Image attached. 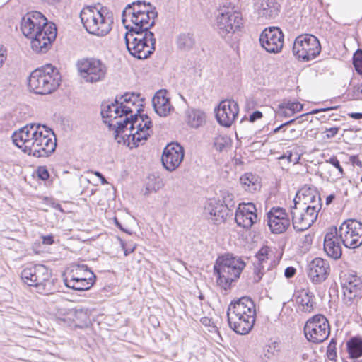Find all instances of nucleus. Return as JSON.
Here are the masks:
<instances>
[{
  "mask_svg": "<svg viewBox=\"0 0 362 362\" xmlns=\"http://www.w3.org/2000/svg\"><path fill=\"white\" fill-rule=\"evenodd\" d=\"M13 143L25 153L35 158L48 157L57 147L56 136L46 125L30 123L15 131Z\"/></svg>",
  "mask_w": 362,
  "mask_h": 362,
  "instance_id": "1",
  "label": "nucleus"
},
{
  "mask_svg": "<svg viewBox=\"0 0 362 362\" xmlns=\"http://www.w3.org/2000/svg\"><path fill=\"white\" fill-rule=\"evenodd\" d=\"M21 29L23 34L31 40L30 44L36 53H46L56 39L57 30L55 24L48 22L40 12L33 11L21 19Z\"/></svg>",
  "mask_w": 362,
  "mask_h": 362,
  "instance_id": "2",
  "label": "nucleus"
},
{
  "mask_svg": "<svg viewBox=\"0 0 362 362\" xmlns=\"http://www.w3.org/2000/svg\"><path fill=\"white\" fill-rule=\"evenodd\" d=\"M21 278L28 286L35 287L40 294L49 295L57 290V279L53 278L52 270L44 264L26 267L21 273Z\"/></svg>",
  "mask_w": 362,
  "mask_h": 362,
  "instance_id": "3",
  "label": "nucleus"
},
{
  "mask_svg": "<svg viewBox=\"0 0 362 362\" xmlns=\"http://www.w3.org/2000/svg\"><path fill=\"white\" fill-rule=\"evenodd\" d=\"M61 79L58 69L48 64L31 72L28 78V88L35 94H50L58 88Z\"/></svg>",
  "mask_w": 362,
  "mask_h": 362,
  "instance_id": "4",
  "label": "nucleus"
},
{
  "mask_svg": "<svg viewBox=\"0 0 362 362\" xmlns=\"http://www.w3.org/2000/svg\"><path fill=\"white\" fill-rule=\"evenodd\" d=\"M81 23L90 34L105 36L112 30V14L106 8L98 10L95 7L87 6L80 13Z\"/></svg>",
  "mask_w": 362,
  "mask_h": 362,
  "instance_id": "5",
  "label": "nucleus"
},
{
  "mask_svg": "<svg viewBox=\"0 0 362 362\" xmlns=\"http://www.w3.org/2000/svg\"><path fill=\"white\" fill-rule=\"evenodd\" d=\"M245 267L240 257L226 254L218 257L214 266V274L217 276V284L224 290L230 288L232 282L235 281Z\"/></svg>",
  "mask_w": 362,
  "mask_h": 362,
  "instance_id": "6",
  "label": "nucleus"
},
{
  "mask_svg": "<svg viewBox=\"0 0 362 362\" xmlns=\"http://www.w3.org/2000/svg\"><path fill=\"white\" fill-rule=\"evenodd\" d=\"M129 5H127L122 13V22L127 30V33H138V32L150 31L149 29L154 26L155 19L158 16L156 8H146L144 11H130Z\"/></svg>",
  "mask_w": 362,
  "mask_h": 362,
  "instance_id": "7",
  "label": "nucleus"
},
{
  "mask_svg": "<svg viewBox=\"0 0 362 362\" xmlns=\"http://www.w3.org/2000/svg\"><path fill=\"white\" fill-rule=\"evenodd\" d=\"M125 44L130 54L139 59H145L155 51L156 38L151 31L126 33Z\"/></svg>",
  "mask_w": 362,
  "mask_h": 362,
  "instance_id": "8",
  "label": "nucleus"
},
{
  "mask_svg": "<svg viewBox=\"0 0 362 362\" xmlns=\"http://www.w3.org/2000/svg\"><path fill=\"white\" fill-rule=\"evenodd\" d=\"M96 276L86 264H77L68 274L63 275L64 284L75 291H87L95 282Z\"/></svg>",
  "mask_w": 362,
  "mask_h": 362,
  "instance_id": "9",
  "label": "nucleus"
},
{
  "mask_svg": "<svg viewBox=\"0 0 362 362\" xmlns=\"http://www.w3.org/2000/svg\"><path fill=\"white\" fill-rule=\"evenodd\" d=\"M292 51L293 55L298 59L308 62L320 54L321 45L315 35L303 34L295 39Z\"/></svg>",
  "mask_w": 362,
  "mask_h": 362,
  "instance_id": "10",
  "label": "nucleus"
},
{
  "mask_svg": "<svg viewBox=\"0 0 362 362\" xmlns=\"http://www.w3.org/2000/svg\"><path fill=\"white\" fill-rule=\"evenodd\" d=\"M303 330L308 341L314 344L323 342L330 334L329 321L322 314H317L310 317L306 321Z\"/></svg>",
  "mask_w": 362,
  "mask_h": 362,
  "instance_id": "11",
  "label": "nucleus"
},
{
  "mask_svg": "<svg viewBox=\"0 0 362 362\" xmlns=\"http://www.w3.org/2000/svg\"><path fill=\"white\" fill-rule=\"evenodd\" d=\"M243 25L242 14L233 9H227L217 16L216 25L219 35L226 39H230L240 30Z\"/></svg>",
  "mask_w": 362,
  "mask_h": 362,
  "instance_id": "12",
  "label": "nucleus"
},
{
  "mask_svg": "<svg viewBox=\"0 0 362 362\" xmlns=\"http://www.w3.org/2000/svg\"><path fill=\"white\" fill-rule=\"evenodd\" d=\"M80 76L86 82L96 83L103 80L107 74L106 65L96 58H84L76 64Z\"/></svg>",
  "mask_w": 362,
  "mask_h": 362,
  "instance_id": "13",
  "label": "nucleus"
},
{
  "mask_svg": "<svg viewBox=\"0 0 362 362\" xmlns=\"http://www.w3.org/2000/svg\"><path fill=\"white\" fill-rule=\"evenodd\" d=\"M337 234L346 247H358L362 245V223L355 219L344 221Z\"/></svg>",
  "mask_w": 362,
  "mask_h": 362,
  "instance_id": "14",
  "label": "nucleus"
},
{
  "mask_svg": "<svg viewBox=\"0 0 362 362\" xmlns=\"http://www.w3.org/2000/svg\"><path fill=\"white\" fill-rule=\"evenodd\" d=\"M318 214L316 208L313 206L293 205L291 207L293 228L296 231H304L308 229L316 221Z\"/></svg>",
  "mask_w": 362,
  "mask_h": 362,
  "instance_id": "15",
  "label": "nucleus"
},
{
  "mask_svg": "<svg viewBox=\"0 0 362 362\" xmlns=\"http://www.w3.org/2000/svg\"><path fill=\"white\" fill-rule=\"evenodd\" d=\"M284 35L278 27L267 28L259 36L261 46L269 53L280 52L284 46Z\"/></svg>",
  "mask_w": 362,
  "mask_h": 362,
  "instance_id": "16",
  "label": "nucleus"
},
{
  "mask_svg": "<svg viewBox=\"0 0 362 362\" xmlns=\"http://www.w3.org/2000/svg\"><path fill=\"white\" fill-rule=\"evenodd\" d=\"M184 156V148L177 142H171L164 148L161 162L167 170L173 172L180 166Z\"/></svg>",
  "mask_w": 362,
  "mask_h": 362,
  "instance_id": "17",
  "label": "nucleus"
},
{
  "mask_svg": "<svg viewBox=\"0 0 362 362\" xmlns=\"http://www.w3.org/2000/svg\"><path fill=\"white\" fill-rule=\"evenodd\" d=\"M267 223L272 233L280 234L289 227L290 219L284 209L272 207L267 214Z\"/></svg>",
  "mask_w": 362,
  "mask_h": 362,
  "instance_id": "18",
  "label": "nucleus"
},
{
  "mask_svg": "<svg viewBox=\"0 0 362 362\" xmlns=\"http://www.w3.org/2000/svg\"><path fill=\"white\" fill-rule=\"evenodd\" d=\"M239 112L238 105L233 100H225L220 103L216 110L217 122L222 126H231Z\"/></svg>",
  "mask_w": 362,
  "mask_h": 362,
  "instance_id": "19",
  "label": "nucleus"
},
{
  "mask_svg": "<svg viewBox=\"0 0 362 362\" xmlns=\"http://www.w3.org/2000/svg\"><path fill=\"white\" fill-rule=\"evenodd\" d=\"M307 273L313 283L321 284L327 279L330 273L329 264L322 258H315L308 264Z\"/></svg>",
  "mask_w": 362,
  "mask_h": 362,
  "instance_id": "20",
  "label": "nucleus"
},
{
  "mask_svg": "<svg viewBox=\"0 0 362 362\" xmlns=\"http://www.w3.org/2000/svg\"><path fill=\"white\" fill-rule=\"evenodd\" d=\"M256 315H227L230 327L237 334L249 333L255 324Z\"/></svg>",
  "mask_w": 362,
  "mask_h": 362,
  "instance_id": "21",
  "label": "nucleus"
},
{
  "mask_svg": "<svg viewBox=\"0 0 362 362\" xmlns=\"http://www.w3.org/2000/svg\"><path fill=\"white\" fill-rule=\"evenodd\" d=\"M339 239L336 227L332 228L324 238V250L327 256L334 259H339L342 254Z\"/></svg>",
  "mask_w": 362,
  "mask_h": 362,
  "instance_id": "22",
  "label": "nucleus"
},
{
  "mask_svg": "<svg viewBox=\"0 0 362 362\" xmlns=\"http://www.w3.org/2000/svg\"><path fill=\"white\" fill-rule=\"evenodd\" d=\"M256 315L255 303L248 296H243L232 301L227 310V315Z\"/></svg>",
  "mask_w": 362,
  "mask_h": 362,
  "instance_id": "23",
  "label": "nucleus"
},
{
  "mask_svg": "<svg viewBox=\"0 0 362 362\" xmlns=\"http://www.w3.org/2000/svg\"><path fill=\"white\" fill-rule=\"evenodd\" d=\"M167 93L166 90H159L152 98L154 111L160 117H166L174 110L170 103V98L167 97Z\"/></svg>",
  "mask_w": 362,
  "mask_h": 362,
  "instance_id": "24",
  "label": "nucleus"
},
{
  "mask_svg": "<svg viewBox=\"0 0 362 362\" xmlns=\"http://www.w3.org/2000/svg\"><path fill=\"white\" fill-rule=\"evenodd\" d=\"M208 218L214 221L215 224L223 223L227 216V207L220 202L211 200L204 209Z\"/></svg>",
  "mask_w": 362,
  "mask_h": 362,
  "instance_id": "25",
  "label": "nucleus"
},
{
  "mask_svg": "<svg viewBox=\"0 0 362 362\" xmlns=\"http://www.w3.org/2000/svg\"><path fill=\"white\" fill-rule=\"evenodd\" d=\"M318 193V190L314 186L304 185L296 192L293 205L305 206V204H310L309 202L312 201L311 199L317 197Z\"/></svg>",
  "mask_w": 362,
  "mask_h": 362,
  "instance_id": "26",
  "label": "nucleus"
},
{
  "mask_svg": "<svg viewBox=\"0 0 362 362\" xmlns=\"http://www.w3.org/2000/svg\"><path fill=\"white\" fill-rule=\"evenodd\" d=\"M280 11V5L274 0H262L258 8L260 17L265 19L276 18Z\"/></svg>",
  "mask_w": 362,
  "mask_h": 362,
  "instance_id": "27",
  "label": "nucleus"
},
{
  "mask_svg": "<svg viewBox=\"0 0 362 362\" xmlns=\"http://www.w3.org/2000/svg\"><path fill=\"white\" fill-rule=\"evenodd\" d=\"M269 250V247H262L255 255V258L257 259V262H254V281L255 282H259L262 278V275L264 274L263 271L264 269V264L266 263L268 259Z\"/></svg>",
  "mask_w": 362,
  "mask_h": 362,
  "instance_id": "28",
  "label": "nucleus"
},
{
  "mask_svg": "<svg viewBox=\"0 0 362 362\" xmlns=\"http://www.w3.org/2000/svg\"><path fill=\"white\" fill-rule=\"evenodd\" d=\"M300 310L305 313H311L316 306L315 295L309 291H302L296 298Z\"/></svg>",
  "mask_w": 362,
  "mask_h": 362,
  "instance_id": "29",
  "label": "nucleus"
},
{
  "mask_svg": "<svg viewBox=\"0 0 362 362\" xmlns=\"http://www.w3.org/2000/svg\"><path fill=\"white\" fill-rule=\"evenodd\" d=\"M240 184L243 188L250 193H253L261 188L259 177L251 173H246L240 178Z\"/></svg>",
  "mask_w": 362,
  "mask_h": 362,
  "instance_id": "30",
  "label": "nucleus"
},
{
  "mask_svg": "<svg viewBox=\"0 0 362 362\" xmlns=\"http://www.w3.org/2000/svg\"><path fill=\"white\" fill-rule=\"evenodd\" d=\"M138 122V114L132 115L130 117H126L122 121H117L115 124L108 123L110 129L115 132V138L117 139L119 134L124 132L128 124H130L131 131L135 129V124Z\"/></svg>",
  "mask_w": 362,
  "mask_h": 362,
  "instance_id": "31",
  "label": "nucleus"
},
{
  "mask_svg": "<svg viewBox=\"0 0 362 362\" xmlns=\"http://www.w3.org/2000/svg\"><path fill=\"white\" fill-rule=\"evenodd\" d=\"M185 114L186 122L192 128H199L206 122V115L200 110L189 109Z\"/></svg>",
  "mask_w": 362,
  "mask_h": 362,
  "instance_id": "32",
  "label": "nucleus"
},
{
  "mask_svg": "<svg viewBox=\"0 0 362 362\" xmlns=\"http://www.w3.org/2000/svg\"><path fill=\"white\" fill-rule=\"evenodd\" d=\"M346 349L349 357L356 359L362 356V339L361 337H351L346 342Z\"/></svg>",
  "mask_w": 362,
  "mask_h": 362,
  "instance_id": "33",
  "label": "nucleus"
},
{
  "mask_svg": "<svg viewBox=\"0 0 362 362\" xmlns=\"http://www.w3.org/2000/svg\"><path fill=\"white\" fill-rule=\"evenodd\" d=\"M196 40L194 35L190 33H180L177 38V44L179 49L182 50H190L194 45Z\"/></svg>",
  "mask_w": 362,
  "mask_h": 362,
  "instance_id": "34",
  "label": "nucleus"
},
{
  "mask_svg": "<svg viewBox=\"0 0 362 362\" xmlns=\"http://www.w3.org/2000/svg\"><path fill=\"white\" fill-rule=\"evenodd\" d=\"M257 218L250 217V214L236 210L235 220L238 226L245 229L250 228L257 221Z\"/></svg>",
  "mask_w": 362,
  "mask_h": 362,
  "instance_id": "35",
  "label": "nucleus"
},
{
  "mask_svg": "<svg viewBox=\"0 0 362 362\" xmlns=\"http://www.w3.org/2000/svg\"><path fill=\"white\" fill-rule=\"evenodd\" d=\"M281 351L280 342L277 341H269L264 348V357L267 359H271L279 355Z\"/></svg>",
  "mask_w": 362,
  "mask_h": 362,
  "instance_id": "36",
  "label": "nucleus"
},
{
  "mask_svg": "<svg viewBox=\"0 0 362 362\" xmlns=\"http://www.w3.org/2000/svg\"><path fill=\"white\" fill-rule=\"evenodd\" d=\"M150 136L149 132H139L130 133L127 135L128 146L132 144L130 148L138 147L141 141H146Z\"/></svg>",
  "mask_w": 362,
  "mask_h": 362,
  "instance_id": "37",
  "label": "nucleus"
},
{
  "mask_svg": "<svg viewBox=\"0 0 362 362\" xmlns=\"http://www.w3.org/2000/svg\"><path fill=\"white\" fill-rule=\"evenodd\" d=\"M344 295L349 301H351L356 298L358 299L362 296V290L356 288V286L353 284H342Z\"/></svg>",
  "mask_w": 362,
  "mask_h": 362,
  "instance_id": "38",
  "label": "nucleus"
},
{
  "mask_svg": "<svg viewBox=\"0 0 362 362\" xmlns=\"http://www.w3.org/2000/svg\"><path fill=\"white\" fill-rule=\"evenodd\" d=\"M64 314L70 315L74 317V320H77L81 323H86L88 320V315L86 309L76 308L66 310Z\"/></svg>",
  "mask_w": 362,
  "mask_h": 362,
  "instance_id": "39",
  "label": "nucleus"
},
{
  "mask_svg": "<svg viewBox=\"0 0 362 362\" xmlns=\"http://www.w3.org/2000/svg\"><path fill=\"white\" fill-rule=\"evenodd\" d=\"M118 105L119 104H117L114 101V103L103 107L100 112L102 117L107 119L113 117L114 119H117L119 117V114L120 113V110Z\"/></svg>",
  "mask_w": 362,
  "mask_h": 362,
  "instance_id": "40",
  "label": "nucleus"
},
{
  "mask_svg": "<svg viewBox=\"0 0 362 362\" xmlns=\"http://www.w3.org/2000/svg\"><path fill=\"white\" fill-rule=\"evenodd\" d=\"M230 144V139L227 135H218L214 139V146L219 152L223 151Z\"/></svg>",
  "mask_w": 362,
  "mask_h": 362,
  "instance_id": "41",
  "label": "nucleus"
},
{
  "mask_svg": "<svg viewBox=\"0 0 362 362\" xmlns=\"http://www.w3.org/2000/svg\"><path fill=\"white\" fill-rule=\"evenodd\" d=\"M281 103V108L288 109L289 112L295 114L296 112H300L303 108V105L298 101H291L284 100Z\"/></svg>",
  "mask_w": 362,
  "mask_h": 362,
  "instance_id": "42",
  "label": "nucleus"
},
{
  "mask_svg": "<svg viewBox=\"0 0 362 362\" xmlns=\"http://www.w3.org/2000/svg\"><path fill=\"white\" fill-rule=\"evenodd\" d=\"M353 284L356 286V288L358 290H362V281L361 278L356 274H345L341 281V284Z\"/></svg>",
  "mask_w": 362,
  "mask_h": 362,
  "instance_id": "43",
  "label": "nucleus"
},
{
  "mask_svg": "<svg viewBox=\"0 0 362 362\" xmlns=\"http://www.w3.org/2000/svg\"><path fill=\"white\" fill-rule=\"evenodd\" d=\"M139 95H135L134 93H132L131 95L128 93H126L124 95H122L119 97V99L116 97L115 102L117 104L119 103H131L132 105H134L137 101H139Z\"/></svg>",
  "mask_w": 362,
  "mask_h": 362,
  "instance_id": "44",
  "label": "nucleus"
},
{
  "mask_svg": "<svg viewBox=\"0 0 362 362\" xmlns=\"http://www.w3.org/2000/svg\"><path fill=\"white\" fill-rule=\"evenodd\" d=\"M352 61L356 72L362 75V49H358L356 50L354 54Z\"/></svg>",
  "mask_w": 362,
  "mask_h": 362,
  "instance_id": "45",
  "label": "nucleus"
},
{
  "mask_svg": "<svg viewBox=\"0 0 362 362\" xmlns=\"http://www.w3.org/2000/svg\"><path fill=\"white\" fill-rule=\"evenodd\" d=\"M238 210L250 214V217L257 218V215L255 213L256 207L252 203L240 204L238 206Z\"/></svg>",
  "mask_w": 362,
  "mask_h": 362,
  "instance_id": "46",
  "label": "nucleus"
},
{
  "mask_svg": "<svg viewBox=\"0 0 362 362\" xmlns=\"http://www.w3.org/2000/svg\"><path fill=\"white\" fill-rule=\"evenodd\" d=\"M128 5H129L132 8V9H130V11L134 12L138 10H141V11H143L144 6L146 8H155L153 5H151V3H146L145 1H136L132 2V4H129Z\"/></svg>",
  "mask_w": 362,
  "mask_h": 362,
  "instance_id": "47",
  "label": "nucleus"
},
{
  "mask_svg": "<svg viewBox=\"0 0 362 362\" xmlns=\"http://www.w3.org/2000/svg\"><path fill=\"white\" fill-rule=\"evenodd\" d=\"M311 199L312 201L309 202L310 204H305V206H310L313 208H316V211L319 213L322 206V199L320 192L317 194V197Z\"/></svg>",
  "mask_w": 362,
  "mask_h": 362,
  "instance_id": "48",
  "label": "nucleus"
},
{
  "mask_svg": "<svg viewBox=\"0 0 362 362\" xmlns=\"http://www.w3.org/2000/svg\"><path fill=\"white\" fill-rule=\"evenodd\" d=\"M276 116L277 117H290L293 115V113L289 112L288 109L281 108V103H279L277 106L276 110H275Z\"/></svg>",
  "mask_w": 362,
  "mask_h": 362,
  "instance_id": "49",
  "label": "nucleus"
},
{
  "mask_svg": "<svg viewBox=\"0 0 362 362\" xmlns=\"http://www.w3.org/2000/svg\"><path fill=\"white\" fill-rule=\"evenodd\" d=\"M38 177L42 180H47L49 178V173L47 169L44 166H40L37 170Z\"/></svg>",
  "mask_w": 362,
  "mask_h": 362,
  "instance_id": "50",
  "label": "nucleus"
},
{
  "mask_svg": "<svg viewBox=\"0 0 362 362\" xmlns=\"http://www.w3.org/2000/svg\"><path fill=\"white\" fill-rule=\"evenodd\" d=\"M339 127H329V128H325V132L326 134L324 136V138L329 139L334 138L339 132Z\"/></svg>",
  "mask_w": 362,
  "mask_h": 362,
  "instance_id": "51",
  "label": "nucleus"
},
{
  "mask_svg": "<svg viewBox=\"0 0 362 362\" xmlns=\"http://www.w3.org/2000/svg\"><path fill=\"white\" fill-rule=\"evenodd\" d=\"M118 106L120 110V113L119 114V117L122 116L127 117L129 114H132L133 112L132 107L127 105H124L123 103H119Z\"/></svg>",
  "mask_w": 362,
  "mask_h": 362,
  "instance_id": "52",
  "label": "nucleus"
},
{
  "mask_svg": "<svg viewBox=\"0 0 362 362\" xmlns=\"http://www.w3.org/2000/svg\"><path fill=\"white\" fill-rule=\"evenodd\" d=\"M327 162L332 165L334 168H336L339 170V173L341 175H344V169L341 166L340 162L337 157L332 156L328 160H327Z\"/></svg>",
  "mask_w": 362,
  "mask_h": 362,
  "instance_id": "53",
  "label": "nucleus"
},
{
  "mask_svg": "<svg viewBox=\"0 0 362 362\" xmlns=\"http://www.w3.org/2000/svg\"><path fill=\"white\" fill-rule=\"evenodd\" d=\"M143 107H144V105H143V104L141 103L140 107L137 109V111L136 113V114H138V119H141V122H144L146 120L151 119L148 115H146V114L141 115V112L143 111Z\"/></svg>",
  "mask_w": 362,
  "mask_h": 362,
  "instance_id": "54",
  "label": "nucleus"
},
{
  "mask_svg": "<svg viewBox=\"0 0 362 362\" xmlns=\"http://www.w3.org/2000/svg\"><path fill=\"white\" fill-rule=\"evenodd\" d=\"M354 96L358 100H362V83L354 89Z\"/></svg>",
  "mask_w": 362,
  "mask_h": 362,
  "instance_id": "55",
  "label": "nucleus"
},
{
  "mask_svg": "<svg viewBox=\"0 0 362 362\" xmlns=\"http://www.w3.org/2000/svg\"><path fill=\"white\" fill-rule=\"evenodd\" d=\"M263 116L262 112L259 111V110H256L255 112H253L250 115V117H249V121L250 122H255L257 119H259L260 118H262Z\"/></svg>",
  "mask_w": 362,
  "mask_h": 362,
  "instance_id": "56",
  "label": "nucleus"
},
{
  "mask_svg": "<svg viewBox=\"0 0 362 362\" xmlns=\"http://www.w3.org/2000/svg\"><path fill=\"white\" fill-rule=\"evenodd\" d=\"M296 272V269L293 267H288L284 271V275L286 278H292Z\"/></svg>",
  "mask_w": 362,
  "mask_h": 362,
  "instance_id": "57",
  "label": "nucleus"
},
{
  "mask_svg": "<svg viewBox=\"0 0 362 362\" xmlns=\"http://www.w3.org/2000/svg\"><path fill=\"white\" fill-rule=\"evenodd\" d=\"M338 107H339V106H334V107H324V108H320V109H314L309 113H310V115H314V114H317V113H319L321 112H326V111H329L332 110H336Z\"/></svg>",
  "mask_w": 362,
  "mask_h": 362,
  "instance_id": "58",
  "label": "nucleus"
},
{
  "mask_svg": "<svg viewBox=\"0 0 362 362\" xmlns=\"http://www.w3.org/2000/svg\"><path fill=\"white\" fill-rule=\"evenodd\" d=\"M42 243L45 245H52L54 243V236L52 235H42Z\"/></svg>",
  "mask_w": 362,
  "mask_h": 362,
  "instance_id": "59",
  "label": "nucleus"
},
{
  "mask_svg": "<svg viewBox=\"0 0 362 362\" xmlns=\"http://www.w3.org/2000/svg\"><path fill=\"white\" fill-rule=\"evenodd\" d=\"M119 240H120L121 246H122V249L124 250V256H127L130 253L134 252V250L135 249L134 247H133L132 248H126L125 247L124 242L122 239H120V238H119Z\"/></svg>",
  "mask_w": 362,
  "mask_h": 362,
  "instance_id": "60",
  "label": "nucleus"
},
{
  "mask_svg": "<svg viewBox=\"0 0 362 362\" xmlns=\"http://www.w3.org/2000/svg\"><path fill=\"white\" fill-rule=\"evenodd\" d=\"M327 358L329 360H331V361L335 360V358L337 357V351H336V350H334V349H327Z\"/></svg>",
  "mask_w": 362,
  "mask_h": 362,
  "instance_id": "61",
  "label": "nucleus"
},
{
  "mask_svg": "<svg viewBox=\"0 0 362 362\" xmlns=\"http://www.w3.org/2000/svg\"><path fill=\"white\" fill-rule=\"evenodd\" d=\"M153 127V122L151 119L146 120L144 122L143 128H144L145 131L149 132V131Z\"/></svg>",
  "mask_w": 362,
  "mask_h": 362,
  "instance_id": "62",
  "label": "nucleus"
},
{
  "mask_svg": "<svg viewBox=\"0 0 362 362\" xmlns=\"http://www.w3.org/2000/svg\"><path fill=\"white\" fill-rule=\"evenodd\" d=\"M348 116L356 120L362 119V112H350Z\"/></svg>",
  "mask_w": 362,
  "mask_h": 362,
  "instance_id": "63",
  "label": "nucleus"
},
{
  "mask_svg": "<svg viewBox=\"0 0 362 362\" xmlns=\"http://www.w3.org/2000/svg\"><path fill=\"white\" fill-rule=\"evenodd\" d=\"M94 174H95V176H97L98 178H100V180H101L102 184L104 185V184L107 183L105 177L103 176V175L101 173H100L98 171H95V172H94Z\"/></svg>",
  "mask_w": 362,
  "mask_h": 362,
  "instance_id": "64",
  "label": "nucleus"
}]
</instances>
